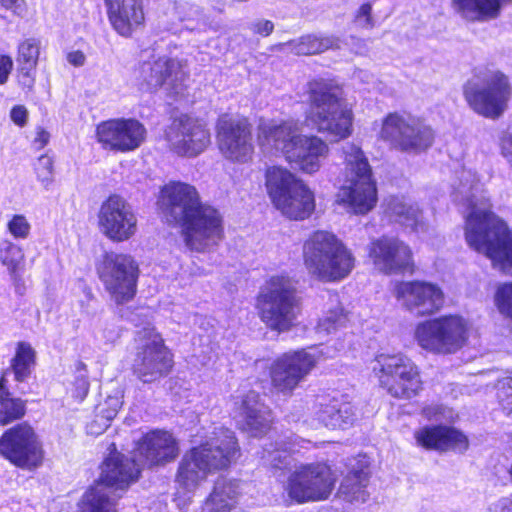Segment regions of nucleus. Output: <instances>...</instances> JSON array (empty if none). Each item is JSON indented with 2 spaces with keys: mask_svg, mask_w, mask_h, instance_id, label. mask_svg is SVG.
Wrapping results in <instances>:
<instances>
[{
  "mask_svg": "<svg viewBox=\"0 0 512 512\" xmlns=\"http://www.w3.org/2000/svg\"><path fill=\"white\" fill-rule=\"evenodd\" d=\"M453 200L465 219L468 246L489 258L495 269L512 276V230L491 211L490 200L475 172L460 171Z\"/></svg>",
  "mask_w": 512,
  "mask_h": 512,
  "instance_id": "nucleus-1",
  "label": "nucleus"
},
{
  "mask_svg": "<svg viewBox=\"0 0 512 512\" xmlns=\"http://www.w3.org/2000/svg\"><path fill=\"white\" fill-rule=\"evenodd\" d=\"M258 143L266 152H280L293 167L309 175L322 168L330 153L325 140L303 134L300 122L293 118L261 121Z\"/></svg>",
  "mask_w": 512,
  "mask_h": 512,
  "instance_id": "nucleus-2",
  "label": "nucleus"
},
{
  "mask_svg": "<svg viewBox=\"0 0 512 512\" xmlns=\"http://www.w3.org/2000/svg\"><path fill=\"white\" fill-rule=\"evenodd\" d=\"M238 452L234 433L218 428L204 443L186 452L178 465L176 484L184 492H193L207 476L228 467Z\"/></svg>",
  "mask_w": 512,
  "mask_h": 512,
  "instance_id": "nucleus-3",
  "label": "nucleus"
},
{
  "mask_svg": "<svg viewBox=\"0 0 512 512\" xmlns=\"http://www.w3.org/2000/svg\"><path fill=\"white\" fill-rule=\"evenodd\" d=\"M307 93L306 120L312 127L336 141L348 138L353 132L354 114L342 89L331 81L314 79L308 82Z\"/></svg>",
  "mask_w": 512,
  "mask_h": 512,
  "instance_id": "nucleus-4",
  "label": "nucleus"
},
{
  "mask_svg": "<svg viewBox=\"0 0 512 512\" xmlns=\"http://www.w3.org/2000/svg\"><path fill=\"white\" fill-rule=\"evenodd\" d=\"M303 261L309 275L323 282L345 279L355 267V257L334 233L313 232L303 244Z\"/></svg>",
  "mask_w": 512,
  "mask_h": 512,
  "instance_id": "nucleus-5",
  "label": "nucleus"
},
{
  "mask_svg": "<svg viewBox=\"0 0 512 512\" xmlns=\"http://www.w3.org/2000/svg\"><path fill=\"white\" fill-rule=\"evenodd\" d=\"M261 321L271 330L287 332L297 323L301 298L288 276H272L261 288L256 301Z\"/></svg>",
  "mask_w": 512,
  "mask_h": 512,
  "instance_id": "nucleus-6",
  "label": "nucleus"
},
{
  "mask_svg": "<svg viewBox=\"0 0 512 512\" xmlns=\"http://www.w3.org/2000/svg\"><path fill=\"white\" fill-rule=\"evenodd\" d=\"M345 160L346 184L338 193V202L354 214H366L377 201L371 167L362 149L354 143L342 147Z\"/></svg>",
  "mask_w": 512,
  "mask_h": 512,
  "instance_id": "nucleus-7",
  "label": "nucleus"
},
{
  "mask_svg": "<svg viewBox=\"0 0 512 512\" xmlns=\"http://www.w3.org/2000/svg\"><path fill=\"white\" fill-rule=\"evenodd\" d=\"M511 96L510 79L498 69L479 70L464 87V97L471 109L490 119L503 115Z\"/></svg>",
  "mask_w": 512,
  "mask_h": 512,
  "instance_id": "nucleus-8",
  "label": "nucleus"
},
{
  "mask_svg": "<svg viewBox=\"0 0 512 512\" xmlns=\"http://www.w3.org/2000/svg\"><path fill=\"white\" fill-rule=\"evenodd\" d=\"M266 186L274 206L290 219H306L315 209L314 193L286 168L270 167Z\"/></svg>",
  "mask_w": 512,
  "mask_h": 512,
  "instance_id": "nucleus-9",
  "label": "nucleus"
},
{
  "mask_svg": "<svg viewBox=\"0 0 512 512\" xmlns=\"http://www.w3.org/2000/svg\"><path fill=\"white\" fill-rule=\"evenodd\" d=\"M372 372L382 388L398 399H411L422 390L418 366L402 353H381L372 362Z\"/></svg>",
  "mask_w": 512,
  "mask_h": 512,
  "instance_id": "nucleus-10",
  "label": "nucleus"
},
{
  "mask_svg": "<svg viewBox=\"0 0 512 512\" xmlns=\"http://www.w3.org/2000/svg\"><path fill=\"white\" fill-rule=\"evenodd\" d=\"M468 323L457 315H446L417 324L414 338L427 352L447 355L460 350L468 340Z\"/></svg>",
  "mask_w": 512,
  "mask_h": 512,
  "instance_id": "nucleus-11",
  "label": "nucleus"
},
{
  "mask_svg": "<svg viewBox=\"0 0 512 512\" xmlns=\"http://www.w3.org/2000/svg\"><path fill=\"white\" fill-rule=\"evenodd\" d=\"M380 137L396 150L418 154L432 146L435 133L432 127L419 117L390 113L382 122Z\"/></svg>",
  "mask_w": 512,
  "mask_h": 512,
  "instance_id": "nucleus-12",
  "label": "nucleus"
},
{
  "mask_svg": "<svg viewBox=\"0 0 512 512\" xmlns=\"http://www.w3.org/2000/svg\"><path fill=\"white\" fill-rule=\"evenodd\" d=\"M336 476L324 462L300 464L288 476L284 491L297 503L327 500L334 490Z\"/></svg>",
  "mask_w": 512,
  "mask_h": 512,
  "instance_id": "nucleus-13",
  "label": "nucleus"
},
{
  "mask_svg": "<svg viewBox=\"0 0 512 512\" xmlns=\"http://www.w3.org/2000/svg\"><path fill=\"white\" fill-rule=\"evenodd\" d=\"M137 352L133 361V371L144 383H152L166 376L172 366V355L164 345L162 337L152 327L138 332Z\"/></svg>",
  "mask_w": 512,
  "mask_h": 512,
  "instance_id": "nucleus-14",
  "label": "nucleus"
},
{
  "mask_svg": "<svg viewBox=\"0 0 512 512\" xmlns=\"http://www.w3.org/2000/svg\"><path fill=\"white\" fill-rule=\"evenodd\" d=\"M0 454L25 470L36 469L44 459L42 443L35 430L27 423L17 424L2 434Z\"/></svg>",
  "mask_w": 512,
  "mask_h": 512,
  "instance_id": "nucleus-15",
  "label": "nucleus"
},
{
  "mask_svg": "<svg viewBox=\"0 0 512 512\" xmlns=\"http://www.w3.org/2000/svg\"><path fill=\"white\" fill-rule=\"evenodd\" d=\"M216 141L220 154L234 163L252 159L254 144L251 126L244 117L222 114L216 123Z\"/></svg>",
  "mask_w": 512,
  "mask_h": 512,
  "instance_id": "nucleus-16",
  "label": "nucleus"
},
{
  "mask_svg": "<svg viewBox=\"0 0 512 512\" xmlns=\"http://www.w3.org/2000/svg\"><path fill=\"white\" fill-rule=\"evenodd\" d=\"M179 225L185 245L193 251H210L223 237L222 216L208 204L201 205Z\"/></svg>",
  "mask_w": 512,
  "mask_h": 512,
  "instance_id": "nucleus-17",
  "label": "nucleus"
},
{
  "mask_svg": "<svg viewBox=\"0 0 512 512\" xmlns=\"http://www.w3.org/2000/svg\"><path fill=\"white\" fill-rule=\"evenodd\" d=\"M99 277L117 304L130 301L136 293L138 266L126 254H107L99 267Z\"/></svg>",
  "mask_w": 512,
  "mask_h": 512,
  "instance_id": "nucleus-18",
  "label": "nucleus"
},
{
  "mask_svg": "<svg viewBox=\"0 0 512 512\" xmlns=\"http://www.w3.org/2000/svg\"><path fill=\"white\" fill-rule=\"evenodd\" d=\"M317 361L318 356L305 349L282 354L270 366L272 387L279 393L291 394L314 369Z\"/></svg>",
  "mask_w": 512,
  "mask_h": 512,
  "instance_id": "nucleus-19",
  "label": "nucleus"
},
{
  "mask_svg": "<svg viewBox=\"0 0 512 512\" xmlns=\"http://www.w3.org/2000/svg\"><path fill=\"white\" fill-rule=\"evenodd\" d=\"M97 223L99 231L113 242H124L137 232V216L132 206L121 196L111 195L102 202Z\"/></svg>",
  "mask_w": 512,
  "mask_h": 512,
  "instance_id": "nucleus-20",
  "label": "nucleus"
},
{
  "mask_svg": "<svg viewBox=\"0 0 512 512\" xmlns=\"http://www.w3.org/2000/svg\"><path fill=\"white\" fill-rule=\"evenodd\" d=\"M169 149L179 156L195 157L211 143L210 131L199 119L181 116L165 132Z\"/></svg>",
  "mask_w": 512,
  "mask_h": 512,
  "instance_id": "nucleus-21",
  "label": "nucleus"
},
{
  "mask_svg": "<svg viewBox=\"0 0 512 512\" xmlns=\"http://www.w3.org/2000/svg\"><path fill=\"white\" fill-rule=\"evenodd\" d=\"M146 133V128L138 120L117 118L97 125L96 140L105 150L127 153L142 145Z\"/></svg>",
  "mask_w": 512,
  "mask_h": 512,
  "instance_id": "nucleus-22",
  "label": "nucleus"
},
{
  "mask_svg": "<svg viewBox=\"0 0 512 512\" xmlns=\"http://www.w3.org/2000/svg\"><path fill=\"white\" fill-rule=\"evenodd\" d=\"M394 296L401 307L417 316L434 314L444 304L442 289L426 281L398 282L394 288Z\"/></svg>",
  "mask_w": 512,
  "mask_h": 512,
  "instance_id": "nucleus-23",
  "label": "nucleus"
},
{
  "mask_svg": "<svg viewBox=\"0 0 512 512\" xmlns=\"http://www.w3.org/2000/svg\"><path fill=\"white\" fill-rule=\"evenodd\" d=\"M367 252L374 268L386 275L403 273L413 267L410 247L394 236H382L372 240Z\"/></svg>",
  "mask_w": 512,
  "mask_h": 512,
  "instance_id": "nucleus-24",
  "label": "nucleus"
},
{
  "mask_svg": "<svg viewBox=\"0 0 512 512\" xmlns=\"http://www.w3.org/2000/svg\"><path fill=\"white\" fill-rule=\"evenodd\" d=\"M196 188L183 182H170L162 190L159 205L169 222L182 223L201 205Z\"/></svg>",
  "mask_w": 512,
  "mask_h": 512,
  "instance_id": "nucleus-25",
  "label": "nucleus"
},
{
  "mask_svg": "<svg viewBox=\"0 0 512 512\" xmlns=\"http://www.w3.org/2000/svg\"><path fill=\"white\" fill-rule=\"evenodd\" d=\"M188 64L185 59L159 57L141 66V76L148 89L156 90L165 86L167 90L180 93L181 85L188 77Z\"/></svg>",
  "mask_w": 512,
  "mask_h": 512,
  "instance_id": "nucleus-26",
  "label": "nucleus"
},
{
  "mask_svg": "<svg viewBox=\"0 0 512 512\" xmlns=\"http://www.w3.org/2000/svg\"><path fill=\"white\" fill-rule=\"evenodd\" d=\"M107 17L113 30L129 38L145 20L143 0H104Z\"/></svg>",
  "mask_w": 512,
  "mask_h": 512,
  "instance_id": "nucleus-27",
  "label": "nucleus"
},
{
  "mask_svg": "<svg viewBox=\"0 0 512 512\" xmlns=\"http://www.w3.org/2000/svg\"><path fill=\"white\" fill-rule=\"evenodd\" d=\"M416 442L427 449L465 452L469 441L465 434L450 426H425L414 433Z\"/></svg>",
  "mask_w": 512,
  "mask_h": 512,
  "instance_id": "nucleus-28",
  "label": "nucleus"
},
{
  "mask_svg": "<svg viewBox=\"0 0 512 512\" xmlns=\"http://www.w3.org/2000/svg\"><path fill=\"white\" fill-rule=\"evenodd\" d=\"M138 453L145 459L146 464L160 465L176 458L178 446L172 434L156 430L143 437L138 446Z\"/></svg>",
  "mask_w": 512,
  "mask_h": 512,
  "instance_id": "nucleus-29",
  "label": "nucleus"
},
{
  "mask_svg": "<svg viewBox=\"0 0 512 512\" xmlns=\"http://www.w3.org/2000/svg\"><path fill=\"white\" fill-rule=\"evenodd\" d=\"M140 473V466L134 459L119 453L111 454L104 462L100 480L112 490L125 489L136 481Z\"/></svg>",
  "mask_w": 512,
  "mask_h": 512,
  "instance_id": "nucleus-30",
  "label": "nucleus"
},
{
  "mask_svg": "<svg viewBox=\"0 0 512 512\" xmlns=\"http://www.w3.org/2000/svg\"><path fill=\"white\" fill-rule=\"evenodd\" d=\"M239 416L241 428L252 436L265 433L272 422L270 409L260 403L258 393L254 391L248 392L241 400Z\"/></svg>",
  "mask_w": 512,
  "mask_h": 512,
  "instance_id": "nucleus-31",
  "label": "nucleus"
},
{
  "mask_svg": "<svg viewBox=\"0 0 512 512\" xmlns=\"http://www.w3.org/2000/svg\"><path fill=\"white\" fill-rule=\"evenodd\" d=\"M512 0H454L453 7L462 19L472 23H486L497 19Z\"/></svg>",
  "mask_w": 512,
  "mask_h": 512,
  "instance_id": "nucleus-32",
  "label": "nucleus"
},
{
  "mask_svg": "<svg viewBox=\"0 0 512 512\" xmlns=\"http://www.w3.org/2000/svg\"><path fill=\"white\" fill-rule=\"evenodd\" d=\"M370 481V470L368 465L358 463L344 475L339 489L338 496L343 500L354 503H364L369 498L367 487Z\"/></svg>",
  "mask_w": 512,
  "mask_h": 512,
  "instance_id": "nucleus-33",
  "label": "nucleus"
},
{
  "mask_svg": "<svg viewBox=\"0 0 512 512\" xmlns=\"http://www.w3.org/2000/svg\"><path fill=\"white\" fill-rule=\"evenodd\" d=\"M238 496L239 487L236 481L219 478L200 512H232L236 509Z\"/></svg>",
  "mask_w": 512,
  "mask_h": 512,
  "instance_id": "nucleus-34",
  "label": "nucleus"
},
{
  "mask_svg": "<svg viewBox=\"0 0 512 512\" xmlns=\"http://www.w3.org/2000/svg\"><path fill=\"white\" fill-rule=\"evenodd\" d=\"M315 416L325 427L345 429L355 420V410L350 403L324 400L317 404Z\"/></svg>",
  "mask_w": 512,
  "mask_h": 512,
  "instance_id": "nucleus-35",
  "label": "nucleus"
},
{
  "mask_svg": "<svg viewBox=\"0 0 512 512\" xmlns=\"http://www.w3.org/2000/svg\"><path fill=\"white\" fill-rule=\"evenodd\" d=\"M281 51L289 50L296 55H315L329 49H339L340 39L334 35L306 34L278 45Z\"/></svg>",
  "mask_w": 512,
  "mask_h": 512,
  "instance_id": "nucleus-36",
  "label": "nucleus"
},
{
  "mask_svg": "<svg viewBox=\"0 0 512 512\" xmlns=\"http://www.w3.org/2000/svg\"><path fill=\"white\" fill-rule=\"evenodd\" d=\"M386 212L389 217L416 232L425 231L427 226L418 205L405 198H391L387 203Z\"/></svg>",
  "mask_w": 512,
  "mask_h": 512,
  "instance_id": "nucleus-37",
  "label": "nucleus"
},
{
  "mask_svg": "<svg viewBox=\"0 0 512 512\" xmlns=\"http://www.w3.org/2000/svg\"><path fill=\"white\" fill-rule=\"evenodd\" d=\"M116 498L110 487L97 482L82 496L79 512H114Z\"/></svg>",
  "mask_w": 512,
  "mask_h": 512,
  "instance_id": "nucleus-38",
  "label": "nucleus"
},
{
  "mask_svg": "<svg viewBox=\"0 0 512 512\" xmlns=\"http://www.w3.org/2000/svg\"><path fill=\"white\" fill-rule=\"evenodd\" d=\"M40 49L41 42L36 38H27L18 45L16 61L19 65V71L24 85H33V73L38 64Z\"/></svg>",
  "mask_w": 512,
  "mask_h": 512,
  "instance_id": "nucleus-39",
  "label": "nucleus"
},
{
  "mask_svg": "<svg viewBox=\"0 0 512 512\" xmlns=\"http://www.w3.org/2000/svg\"><path fill=\"white\" fill-rule=\"evenodd\" d=\"M4 376L0 379V425L4 426L21 419L26 413V403L14 397L5 388Z\"/></svg>",
  "mask_w": 512,
  "mask_h": 512,
  "instance_id": "nucleus-40",
  "label": "nucleus"
},
{
  "mask_svg": "<svg viewBox=\"0 0 512 512\" xmlns=\"http://www.w3.org/2000/svg\"><path fill=\"white\" fill-rule=\"evenodd\" d=\"M35 351L30 344L20 342L17 345L16 353L12 359V370L15 379L23 382L31 373V367L34 364Z\"/></svg>",
  "mask_w": 512,
  "mask_h": 512,
  "instance_id": "nucleus-41",
  "label": "nucleus"
},
{
  "mask_svg": "<svg viewBox=\"0 0 512 512\" xmlns=\"http://www.w3.org/2000/svg\"><path fill=\"white\" fill-rule=\"evenodd\" d=\"M123 404V392L120 389H117L113 395H109L105 402L100 406L99 412L96 415V422L98 420H104L103 428L100 430H95L94 425L90 426V432L93 435H99L103 433L109 426V423L112 419H114L122 407Z\"/></svg>",
  "mask_w": 512,
  "mask_h": 512,
  "instance_id": "nucleus-42",
  "label": "nucleus"
},
{
  "mask_svg": "<svg viewBox=\"0 0 512 512\" xmlns=\"http://www.w3.org/2000/svg\"><path fill=\"white\" fill-rule=\"evenodd\" d=\"M0 261L7 267L10 275L16 278L24 266V253L16 244L4 241L0 246Z\"/></svg>",
  "mask_w": 512,
  "mask_h": 512,
  "instance_id": "nucleus-43",
  "label": "nucleus"
},
{
  "mask_svg": "<svg viewBox=\"0 0 512 512\" xmlns=\"http://www.w3.org/2000/svg\"><path fill=\"white\" fill-rule=\"evenodd\" d=\"M332 307L319 320L317 332L319 334H330L346 322V315L340 307L337 296L331 297Z\"/></svg>",
  "mask_w": 512,
  "mask_h": 512,
  "instance_id": "nucleus-44",
  "label": "nucleus"
},
{
  "mask_svg": "<svg viewBox=\"0 0 512 512\" xmlns=\"http://www.w3.org/2000/svg\"><path fill=\"white\" fill-rule=\"evenodd\" d=\"M75 369L76 375L69 391L76 401L81 402L89 391L88 372L83 362H77Z\"/></svg>",
  "mask_w": 512,
  "mask_h": 512,
  "instance_id": "nucleus-45",
  "label": "nucleus"
},
{
  "mask_svg": "<svg viewBox=\"0 0 512 512\" xmlns=\"http://www.w3.org/2000/svg\"><path fill=\"white\" fill-rule=\"evenodd\" d=\"M494 304L501 315L512 319V281L499 285L494 294Z\"/></svg>",
  "mask_w": 512,
  "mask_h": 512,
  "instance_id": "nucleus-46",
  "label": "nucleus"
},
{
  "mask_svg": "<svg viewBox=\"0 0 512 512\" xmlns=\"http://www.w3.org/2000/svg\"><path fill=\"white\" fill-rule=\"evenodd\" d=\"M262 460L264 465L275 470L288 469L291 467L293 461L287 450L280 449H264Z\"/></svg>",
  "mask_w": 512,
  "mask_h": 512,
  "instance_id": "nucleus-47",
  "label": "nucleus"
},
{
  "mask_svg": "<svg viewBox=\"0 0 512 512\" xmlns=\"http://www.w3.org/2000/svg\"><path fill=\"white\" fill-rule=\"evenodd\" d=\"M497 397L503 412L512 420V372L497 381Z\"/></svg>",
  "mask_w": 512,
  "mask_h": 512,
  "instance_id": "nucleus-48",
  "label": "nucleus"
},
{
  "mask_svg": "<svg viewBox=\"0 0 512 512\" xmlns=\"http://www.w3.org/2000/svg\"><path fill=\"white\" fill-rule=\"evenodd\" d=\"M34 171L37 180L44 188H48L54 181V164L53 159L48 155H41L35 165Z\"/></svg>",
  "mask_w": 512,
  "mask_h": 512,
  "instance_id": "nucleus-49",
  "label": "nucleus"
},
{
  "mask_svg": "<svg viewBox=\"0 0 512 512\" xmlns=\"http://www.w3.org/2000/svg\"><path fill=\"white\" fill-rule=\"evenodd\" d=\"M7 229L15 239H27L31 225L24 215L16 214L8 221Z\"/></svg>",
  "mask_w": 512,
  "mask_h": 512,
  "instance_id": "nucleus-50",
  "label": "nucleus"
},
{
  "mask_svg": "<svg viewBox=\"0 0 512 512\" xmlns=\"http://www.w3.org/2000/svg\"><path fill=\"white\" fill-rule=\"evenodd\" d=\"M180 13L182 14L181 20L183 22H195V24H187L186 28L194 31L198 28V24L203 21L204 13L203 9L195 4H185L181 6Z\"/></svg>",
  "mask_w": 512,
  "mask_h": 512,
  "instance_id": "nucleus-51",
  "label": "nucleus"
},
{
  "mask_svg": "<svg viewBox=\"0 0 512 512\" xmlns=\"http://www.w3.org/2000/svg\"><path fill=\"white\" fill-rule=\"evenodd\" d=\"M354 22L363 29H372L374 27L372 5L370 3H364L359 7L355 14Z\"/></svg>",
  "mask_w": 512,
  "mask_h": 512,
  "instance_id": "nucleus-52",
  "label": "nucleus"
},
{
  "mask_svg": "<svg viewBox=\"0 0 512 512\" xmlns=\"http://www.w3.org/2000/svg\"><path fill=\"white\" fill-rule=\"evenodd\" d=\"M0 5L19 17H24L27 13L25 0H0Z\"/></svg>",
  "mask_w": 512,
  "mask_h": 512,
  "instance_id": "nucleus-53",
  "label": "nucleus"
},
{
  "mask_svg": "<svg viewBox=\"0 0 512 512\" xmlns=\"http://www.w3.org/2000/svg\"><path fill=\"white\" fill-rule=\"evenodd\" d=\"M10 118L16 125L23 127L28 120V110L23 105H16L10 111Z\"/></svg>",
  "mask_w": 512,
  "mask_h": 512,
  "instance_id": "nucleus-54",
  "label": "nucleus"
},
{
  "mask_svg": "<svg viewBox=\"0 0 512 512\" xmlns=\"http://www.w3.org/2000/svg\"><path fill=\"white\" fill-rule=\"evenodd\" d=\"M13 69V60L10 56L0 54V84L8 81L9 75Z\"/></svg>",
  "mask_w": 512,
  "mask_h": 512,
  "instance_id": "nucleus-55",
  "label": "nucleus"
},
{
  "mask_svg": "<svg viewBox=\"0 0 512 512\" xmlns=\"http://www.w3.org/2000/svg\"><path fill=\"white\" fill-rule=\"evenodd\" d=\"M250 29L259 35L269 36L274 30V24L270 20H259L251 24Z\"/></svg>",
  "mask_w": 512,
  "mask_h": 512,
  "instance_id": "nucleus-56",
  "label": "nucleus"
},
{
  "mask_svg": "<svg viewBox=\"0 0 512 512\" xmlns=\"http://www.w3.org/2000/svg\"><path fill=\"white\" fill-rule=\"evenodd\" d=\"M500 146L503 156L512 165V131L503 134Z\"/></svg>",
  "mask_w": 512,
  "mask_h": 512,
  "instance_id": "nucleus-57",
  "label": "nucleus"
},
{
  "mask_svg": "<svg viewBox=\"0 0 512 512\" xmlns=\"http://www.w3.org/2000/svg\"><path fill=\"white\" fill-rule=\"evenodd\" d=\"M444 413V408L441 405H428L423 408L422 414L428 420H440Z\"/></svg>",
  "mask_w": 512,
  "mask_h": 512,
  "instance_id": "nucleus-58",
  "label": "nucleus"
},
{
  "mask_svg": "<svg viewBox=\"0 0 512 512\" xmlns=\"http://www.w3.org/2000/svg\"><path fill=\"white\" fill-rule=\"evenodd\" d=\"M67 61L75 66V67H81L85 64V61H86V56L85 54L80 51V50H76V51H71L67 54Z\"/></svg>",
  "mask_w": 512,
  "mask_h": 512,
  "instance_id": "nucleus-59",
  "label": "nucleus"
},
{
  "mask_svg": "<svg viewBox=\"0 0 512 512\" xmlns=\"http://www.w3.org/2000/svg\"><path fill=\"white\" fill-rule=\"evenodd\" d=\"M50 139V134L43 128H38L36 132V137L34 139V144L37 149L44 148Z\"/></svg>",
  "mask_w": 512,
  "mask_h": 512,
  "instance_id": "nucleus-60",
  "label": "nucleus"
},
{
  "mask_svg": "<svg viewBox=\"0 0 512 512\" xmlns=\"http://www.w3.org/2000/svg\"><path fill=\"white\" fill-rule=\"evenodd\" d=\"M119 336V331L114 326L106 327L102 331V338L107 343H114Z\"/></svg>",
  "mask_w": 512,
  "mask_h": 512,
  "instance_id": "nucleus-61",
  "label": "nucleus"
},
{
  "mask_svg": "<svg viewBox=\"0 0 512 512\" xmlns=\"http://www.w3.org/2000/svg\"><path fill=\"white\" fill-rule=\"evenodd\" d=\"M499 512H512V499L502 498L496 505Z\"/></svg>",
  "mask_w": 512,
  "mask_h": 512,
  "instance_id": "nucleus-62",
  "label": "nucleus"
},
{
  "mask_svg": "<svg viewBox=\"0 0 512 512\" xmlns=\"http://www.w3.org/2000/svg\"><path fill=\"white\" fill-rule=\"evenodd\" d=\"M103 423H104V420H98V421L96 422V418H95V419H94V420H93V421L88 425V432H89L90 434H92V433L90 432V426H91L92 424L94 425V429H95V430H100V429H102V428H103Z\"/></svg>",
  "mask_w": 512,
  "mask_h": 512,
  "instance_id": "nucleus-63",
  "label": "nucleus"
},
{
  "mask_svg": "<svg viewBox=\"0 0 512 512\" xmlns=\"http://www.w3.org/2000/svg\"><path fill=\"white\" fill-rule=\"evenodd\" d=\"M357 40V43H358V49L355 51L356 53H362L364 48H365V44H364V41L361 40V39H356Z\"/></svg>",
  "mask_w": 512,
  "mask_h": 512,
  "instance_id": "nucleus-64",
  "label": "nucleus"
}]
</instances>
